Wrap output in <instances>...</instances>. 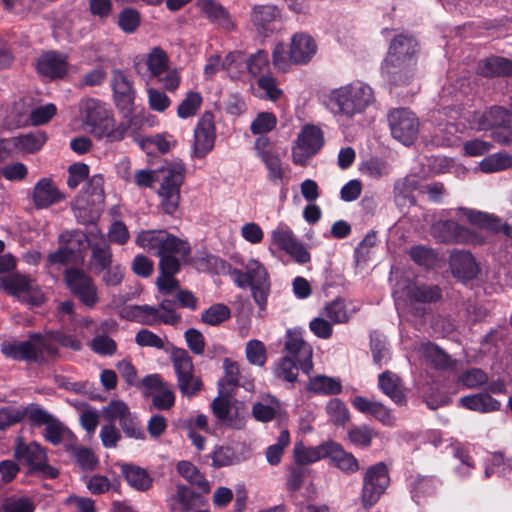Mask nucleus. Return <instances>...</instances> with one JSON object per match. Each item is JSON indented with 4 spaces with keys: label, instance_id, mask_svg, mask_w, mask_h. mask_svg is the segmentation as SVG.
<instances>
[{
    "label": "nucleus",
    "instance_id": "obj_1",
    "mask_svg": "<svg viewBox=\"0 0 512 512\" xmlns=\"http://www.w3.org/2000/svg\"><path fill=\"white\" fill-rule=\"evenodd\" d=\"M439 114L438 132L443 145H453L468 127L478 131L502 128L512 123V113L502 107H494L483 113L466 112L462 115L459 108L445 107Z\"/></svg>",
    "mask_w": 512,
    "mask_h": 512
},
{
    "label": "nucleus",
    "instance_id": "obj_2",
    "mask_svg": "<svg viewBox=\"0 0 512 512\" xmlns=\"http://www.w3.org/2000/svg\"><path fill=\"white\" fill-rule=\"evenodd\" d=\"M375 102L373 88L365 82L353 81L329 91L325 106L338 120H351L362 115Z\"/></svg>",
    "mask_w": 512,
    "mask_h": 512
},
{
    "label": "nucleus",
    "instance_id": "obj_3",
    "mask_svg": "<svg viewBox=\"0 0 512 512\" xmlns=\"http://www.w3.org/2000/svg\"><path fill=\"white\" fill-rule=\"evenodd\" d=\"M184 164L175 160L159 169H141L134 174V183L139 187H151L156 181H162L158 191L161 206L165 213L173 214L179 205L180 186L184 181Z\"/></svg>",
    "mask_w": 512,
    "mask_h": 512
},
{
    "label": "nucleus",
    "instance_id": "obj_4",
    "mask_svg": "<svg viewBox=\"0 0 512 512\" xmlns=\"http://www.w3.org/2000/svg\"><path fill=\"white\" fill-rule=\"evenodd\" d=\"M79 115L84 130L98 139L119 142L124 139V126H116L112 111L104 103L93 98L83 99Z\"/></svg>",
    "mask_w": 512,
    "mask_h": 512
},
{
    "label": "nucleus",
    "instance_id": "obj_5",
    "mask_svg": "<svg viewBox=\"0 0 512 512\" xmlns=\"http://www.w3.org/2000/svg\"><path fill=\"white\" fill-rule=\"evenodd\" d=\"M416 51L417 42L410 36L399 35L392 40L382 68L393 84L405 85L410 81Z\"/></svg>",
    "mask_w": 512,
    "mask_h": 512
},
{
    "label": "nucleus",
    "instance_id": "obj_6",
    "mask_svg": "<svg viewBox=\"0 0 512 512\" xmlns=\"http://www.w3.org/2000/svg\"><path fill=\"white\" fill-rule=\"evenodd\" d=\"M317 50V43L310 34L298 32L292 35L288 47L284 43L275 45L272 63L277 70L287 72L292 65H306L311 62Z\"/></svg>",
    "mask_w": 512,
    "mask_h": 512
},
{
    "label": "nucleus",
    "instance_id": "obj_7",
    "mask_svg": "<svg viewBox=\"0 0 512 512\" xmlns=\"http://www.w3.org/2000/svg\"><path fill=\"white\" fill-rule=\"evenodd\" d=\"M103 186V177L99 174L94 175L75 199L72 206L73 212L80 223H93L98 219L105 200Z\"/></svg>",
    "mask_w": 512,
    "mask_h": 512
},
{
    "label": "nucleus",
    "instance_id": "obj_8",
    "mask_svg": "<svg viewBox=\"0 0 512 512\" xmlns=\"http://www.w3.org/2000/svg\"><path fill=\"white\" fill-rule=\"evenodd\" d=\"M136 244L153 252L160 260L174 256L185 258L190 253V246L186 241L170 235L164 230L142 231L136 237Z\"/></svg>",
    "mask_w": 512,
    "mask_h": 512
},
{
    "label": "nucleus",
    "instance_id": "obj_9",
    "mask_svg": "<svg viewBox=\"0 0 512 512\" xmlns=\"http://www.w3.org/2000/svg\"><path fill=\"white\" fill-rule=\"evenodd\" d=\"M1 352L8 358L25 361H44L57 355L56 348L49 339L33 334L26 341H4Z\"/></svg>",
    "mask_w": 512,
    "mask_h": 512
},
{
    "label": "nucleus",
    "instance_id": "obj_10",
    "mask_svg": "<svg viewBox=\"0 0 512 512\" xmlns=\"http://www.w3.org/2000/svg\"><path fill=\"white\" fill-rule=\"evenodd\" d=\"M234 282L241 288L250 287L253 298L260 308H264L270 290L269 276L259 260L250 258L244 264V271L234 269L231 272Z\"/></svg>",
    "mask_w": 512,
    "mask_h": 512
},
{
    "label": "nucleus",
    "instance_id": "obj_11",
    "mask_svg": "<svg viewBox=\"0 0 512 512\" xmlns=\"http://www.w3.org/2000/svg\"><path fill=\"white\" fill-rule=\"evenodd\" d=\"M0 289L32 306L41 305L45 296L37 282L29 275L11 273L0 278Z\"/></svg>",
    "mask_w": 512,
    "mask_h": 512
},
{
    "label": "nucleus",
    "instance_id": "obj_12",
    "mask_svg": "<svg viewBox=\"0 0 512 512\" xmlns=\"http://www.w3.org/2000/svg\"><path fill=\"white\" fill-rule=\"evenodd\" d=\"M14 457L19 464L27 466L30 472H39L49 478H55L58 475V471L48 465L46 451L37 442L26 443L22 438H17Z\"/></svg>",
    "mask_w": 512,
    "mask_h": 512
},
{
    "label": "nucleus",
    "instance_id": "obj_13",
    "mask_svg": "<svg viewBox=\"0 0 512 512\" xmlns=\"http://www.w3.org/2000/svg\"><path fill=\"white\" fill-rule=\"evenodd\" d=\"M72 237H74L77 242H81L83 238H86L92 250L90 267L95 273H100L110 266L112 258L110 247L105 236L97 227H92L87 236L78 232H66L63 233L60 238L62 242H66Z\"/></svg>",
    "mask_w": 512,
    "mask_h": 512
},
{
    "label": "nucleus",
    "instance_id": "obj_14",
    "mask_svg": "<svg viewBox=\"0 0 512 512\" xmlns=\"http://www.w3.org/2000/svg\"><path fill=\"white\" fill-rule=\"evenodd\" d=\"M432 234L440 242L469 245H480L485 242L482 234L451 219L436 221L432 225Z\"/></svg>",
    "mask_w": 512,
    "mask_h": 512
},
{
    "label": "nucleus",
    "instance_id": "obj_15",
    "mask_svg": "<svg viewBox=\"0 0 512 512\" xmlns=\"http://www.w3.org/2000/svg\"><path fill=\"white\" fill-rule=\"evenodd\" d=\"M390 478L387 467L380 462L370 466L363 477V486L361 493V501L364 507L373 506L384 494Z\"/></svg>",
    "mask_w": 512,
    "mask_h": 512
},
{
    "label": "nucleus",
    "instance_id": "obj_16",
    "mask_svg": "<svg viewBox=\"0 0 512 512\" xmlns=\"http://www.w3.org/2000/svg\"><path fill=\"white\" fill-rule=\"evenodd\" d=\"M441 298V290L437 286L425 284H413L407 287L406 300L395 299V305L400 317L402 314L412 312L417 316H422L424 310L417 307L418 304L436 302Z\"/></svg>",
    "mask_w": 512,
    "mask_h": 512
},
{
    "label": "nucleus",
    "instance_id": "obj_17",
    "mask_svg": "<svg viewBox=\"0 0 512 512\" xmlns=\"http://www.w3.org/2000/svg\"><path fill=\"white\" fill-rule=\"evenodd\" d=\"M270 241V250H272V247H276L301 264L307 263L310 260V254L307 249L296 238L291 228L284 223H279L271 231Z\"/></svg>",
    "mask_w": 512,
    "mask_h": 512
},
{
    "label": "nucleus",
    "instance_id": "obj_18",
    "mask_svg": "<svg viewBox=\"0 0 512 512\" xmlns=\"http://www.w3.org/2000/svg\"><path fill=\"white\" fill-rule=\"evenodd\" d=\"M324 137L322 130L315 125H305L292 147V159L295 164L303 165L322 148Z\"/></svg>",
    "mask_w": 512,
    "mask_h": 512
},
{
    "label": "nucleus",
    "instance_id": "obj_19",
    "mask_svg": "<svg viewBox=\"0 0 512 512\" xmlns=\"http://www.w3.org/2000/svg\"><path fill=\"white\" fill-rule=\"evenodd\" d=\"M388 121L394 139L404 145L413 143L419 131V122L413 112L404 108L394 109L390 111Z\"/></svg>",
    "mask_w": 512,
    "mask_h": 512
},
{
    "label": "nucleus",
    "instance_id": "obj_20",
    "mask_svg": "<svg viewBox=\"0 0 512 512\" xmlns=\"http://www.w3.org/2000/svg\"><path fill=\"white\" fill-rule=\"evenodd\" d=\"M454 214L459 220H466L469 224L479 229L492 233L503 232L506 236L512 238V225L503 223L494 214L466 207L455 209Z\"/></svg>",
    "mask_w": 512,
    "mask_h": 512
},
{
    "label": "nucleus",
    "instance_id": "obj_21",
    "mask_svg": "<svg viewBox=\"0 0 512 512\" xmlns=\"http://www.w3.org/2000/svg\"><path fill=\"white\" fill-rule=\"evenodd\" d=\"M65 282L70 291L87 307L98 302L97 288L92 279L79 269H67Z\"/></svg>",
    "mask_w": 512,
    "mask_h": 512
},
{
    "label": "nucleus",
    "instance_id": "obj_22",
    "mask_svg": "<svg viewBox=\"0 0 512 512\" xmlns=\"http://www.w3.org/2000/svg\"><path fill=\"white\" fill-rule=\"evenodd\" d=\"M254 149L268 171V179L274 183L281 182L285 176V169L280 156L268 137L259 136L255 140Z\"/></svg>",
    "mask_w": 512,
    "mask_h": 512
},
{
    "label": "nucleus",
    "instance_id": "obj_23",
    "mask_svg": "<svg viewBox=\"0 0 512 512\" xmlns=\"http://www.w3.org/2000/svg\"><path fill=\"white\" fill-rule=\"evenodd\" d=\"M285 350L287 356L297 361L302 371L309 373L312 370V347L304 341L300 330L287 331Z\"/></svg>",
    "mask_w": 512,
    "mask_h": 512
},
{
    "label": "nucleus",
    "instance_id": "obj_24",
    "mask_svg": "<svg viewBox=\"0 0 512 512\" xmlns=\"http://www.w3.org/2000/svg\"><path fill=\"white\" fill-rule=\"evenodd\" d=\"M215 126L213 116L210 113H204L199 119L194 130L193 153L197 158H203L214 147Z\"/></svg>",
    "mask_w": 512,
    "mask_h": 512
},
{
    "label": "nucleus",
    "instance_id": "obj_25",
    "mask_svg": "<svg viewBox=\"0 0 512 512\" xmlns=\"http://www.w3.org/2000/svg\"><path fill=\"white\" fill-rule=\"evenodd\" d=\"M35 68L39 75L50 80L63 78L69 72L66 56L54 51L40 55L35 62Z\"/></svg>",
    "mask_w": 512,
    "mask_h": 512
},
{
    "label": "nucleus",
    "instance_id": "obj_26",
    "mask_svg": "<svg viewBox=\"0 0 512 512\" xmlns=\"http://www.w3.org/2000/svg\"><path fill=\"white\" fill-rule=\"evenodd\" d=\"M250 456L249 449L242 443L216 446L211 453L212 466L222 468L237 465Z\"/></svg>",
    "mask_w": 512,
    "mask_h": 512
},
{
    "label": "nucleus",
    "instance_id": "obj_27",
    "mask_svg": "<svg viewBox=\"0 0 512 512\" xmlns=\"http://www.w3.org/2000/svg\"><path fill=\"white\" fill-rule=\"evenodd\" d=\"M31 200L37 209H46L64 200V194L50 178H42L34 185Z\"/></svg>",
    "mask_w": 512,
    "mask_h": 512
},
{
    "label": "nucleus",
    "instance_id": "obj_28",
    "mask_svg": "<svg viewBox=\"0 0 512 512\" xmlns=\"http://www.w3.org/2000/svg\"><path fill=\"white\" fill-rule=\"evenodd\" d=\"M450 268L453 275L460 280H470L479 272L478 264L473 255L464 250L455 251L450 256Z\"/></svg>",
    "mask_w": 512,
    "mask_h": 512
},
{
    "label": "nucleus",
    "instance_id": "obj_29",
    "mask_svg": "<svg viewBox=\"0 0 512 512\" xmlns=\"http://www.w3.org/2000/svg\"><path fill=\"white\" fill-rule=\"evenodd\" d=\"M353 407L363 414L370 415L385 426H393L396 418L391 411L378 401L356 396L351 401Z\"/></svg>",
    "mask_w": 512,
    "mask_h": 512
},
{
    "label": "nucleus",
    "instance_id": "obj_30",
    "mask_svg": "<svg viewBox=\"0 0 512 512\" xmlns=\"http://www.w3.org/2000/svg\"><path fill=\"white\" fill-rule=\"evenodd\" d=\"M326 458H329L331 464L346 474L356 473L359 468V462L350 452L334 441L327 442Z\"/></svg>",
    "mask_w": 512,
    "mask_h": 512
},
{
    "label": "nucleus",
    "instance_id": "obj_31",
    "mask_svg": "<svg viewBox=\"0 0 512 512\" xmlns=\"http://www.w3.org/2000/svg\"><path fill=\"white\" fill-rule=\"evenodd\" d=\"M112 87L117 107L130 112L134 104V90L131 82L123 73L116 72L113 75Z\"/></svg>",
    "mask_w": 512,
    "mask_h": 512
},
{
    "label": "nucleus",
    "instance_id": "obj_32",
    "mask_svg": "<svg viewBox=\"0 0 512 512\" xmlns=\"http://www.w3.org/2000/svg\"><path fill=\"white\" fill-rule=\"evenodd\" d=\"M180 259L182 258L174 256L160 260L161 273L157 278L156 284L159 291L163 294H169L178 287V282L174 278V274L180 269Z\"/></svg>",
    "mask_w": 512,
    "mask_h": 512
},
{
    "label": "nucleus",
    "instance_id": "obj_33",
    "mask_svg": "<svg viewBox=\"0 0 512 512\" xmlns=\"http://www.w3.org/2000/svg\"><path fill=\"white\" fill-rule=\"evenodd\" d=\"M121 316L143 325L154 326L160 323V310L150 305H129L121 310Z\"/></svg>",
    "mask_w": 512,
    "mask_h": 512
},
{
    "label": "nucleus",
    "instance_id": "obj_34",
    "mask_svg": "<svg viewBox=\"0 0 512 512\" xmlns=\"http://www.w3.org/2000/svg\"><path fill=\"white\" fill-rule=\"evenodd\" d=\"M333 325L343 324L349 321L351 316L356 312V308L352 307L344 299H335L324 305L320 311Z\"/></svg>",
    "mask_w": 512,
    "mask_h": 512
},
{
    "label": "nucleus",
    "instance_id": "obj_35",
    "mask_svg": "<svg viewBox=\"0 0 512 512\" xmlns=\"http://www.w3.org/2000/svg\"><path fill=\"white\" fill-rule=\"evenodd\" d=\"M378 386L397 405L405 403L403 386L398 375L391 371H385L378 377Z\"/></svg>",
    "mask_w": 512,
    "mask_h": 512
},
{
    "label": "nucleus",
    "instance_id": "obj_36",
    "mask_svg": "<svg viewBox=\"0 0 512 512\" xmlns=\"http://www.w3.org/2000/svg\"><path fill=\"white\" fill-rule=\"evenodd\" d=\"M327 442L318 446H305L297 442L293 448V459L299 465H308L326 458Z\"/></svg>",
    "mask_w": 512,
    "mask_h": 512
},
{
    "label": "nucleus",
    "instance_id": "obj_37",
    "mask_svg": "<svg viewBox=\"0 0 512 512\" xmlns=\"http://www.w3.org/2000/svg\"><path fill=\"white\" fill-rule=\"evenodd\" d=\"M199 6L203 13L213 22L225 30H232L235 27L234 21L226 9L213 0H201Z\"/></svg>",
    "mask_w": 512,
    "mask_h": 512
},
{
    "label": "nucleus",
    "instance_id": "obj_38",
    "mask_svg": "<svg viewBox=\"0 0 512 512\" xmlns=\"http://www.w3.org/2000/svg\"><path fill=\"white\" fill-rule=\"evenodd\" d=\"M459 403L466 409L479 413H489L500 408V402L486 393L464 396L460 398Z\"/></svg>",
    "mask_w": 512,
    "mask_h": 512
},
{
    "label": "nucleus",
    "instance_id": "obj_39",
    "mask_svg": "<svg viewBox=\"0 0 512 512\" xmlns=\"http://www.w3.org/2000/svg\"><path fill=\"white\" fill-rule=\"evenodd\" d=\"M212 410L215 416L224 424L240 429L243 420L227 399L217 397L212 402Z\"/></svg>",
    "mask_w": 512,
    "mask_h": 512
},
{
    "label": "nucleus",
    "instance_id": "obj_40",
    "mask_svg": "<svg viewBox=\"0 0 512 512\" xmlns=\"http://www.w3.org/2000/svg\"><path fill=\"white\" fill-rule=\"evenodd\" d=\"M510 168H512V154L506 151L490 154L478 164V169L485 174L498 173Z\"/></svg>",
    "mask_w": 512,
    "mask_h": 512
},
{
    "label": "nucleus",
    "instance_id": "obj_41",
    "mask_svg": "<svg viewBox=\"0 0 512 512\" xmlns=\"http://www.w3.org/2000/svg\"><path fill=\"white\" fill-rule=\"evenodd\" d=\"M306 389L314 394L336 395L342 391V384L338 378L316 375L309 379Z\"/></svg>",
    "mask_w": 512,
    "mask_h": 512
},
{
    "label": "nucleus",
    "instance_id": "obj_42",
    "mask_svg": "<svg viewBox=\"0 0 512 512\" xmlns=\"http://www.w3.org/2000/svg\"><path fill=\"white\" fill-rule=\"evenodd\" d=\"M177 472L189 483L197 486L203 493L210 491V484L199 469L190 461L182 460L176 465Z\"/></svg>",
    "mask_w": 512,
    "mask_h": 512
},
{
    "label": "nucleus",
    "instance_id": "obj_43",
    "mask_svg": "<svg viewBox=\"0 0 512 512\" xmlns=\"http://www.w3.org/2000/svg\"><path fill=\"white\" fill-rule=\"evenodd\" d=\"M151 119H153L152 116L141 112L134 114L133 116L129 117L127 121L121 122L117 126H124V137L126 135L132 136L134 140L138 142L142 148H144L145 140L140 137V131L144 128L145 125H153L152 121H150Z\"/></svg>",
    "mask_w": 512,
    "mask_h": 512
},
{
    "label": "nucleus",
    "instance_id": "obj_44",
    "mask_svg": "<svg viewBox=\"0 0 512 512\" xmlns=\"http://www.w3.org/2000/svg\"><path fill=\"white\" fill-rule=\"evenodd\" d=\"M478 71L486 77L509 76L512 75V61L503 57L488 58L479 65Z\"/></svg>",
    "mask_w": 512,
    "mask_h": 512
},
{
    "label": "nucleus",
    "instance_id": "obj_45",
    "mask_svg": "<svg viewBox=\"0 0 512 512\" xmlns=\"http://www.w3.org/2000/svg\"><path fill=\"white\" fill-rule=\"evenodd\" d=\"M43 435L46 441L53 445L62 443L72 444L75 440L72 432L55 418L45 427Z\"/></svg>",
    "mask_w": 512,
    "mask_h": 512
},
{
    "label": "nucleus",
    "instance_id": "obj_46",
    "mask_svg": "<svg viewBox=\"0 0 512 512\" xmlns=\"http://www.w3.org/2000/svg\"><path fill=\"white\" fill-rule=\"evenodd\" d=\"M440 486L441 482L434 477L419 476L412 482V497L419 502L421 498L435 495Z\"/></svg>",
    "mask_w": 512,
    "mask_h": 512
},
{
    "label": "nucleus",
    "instance_id": "obj_47",
    "mask_svg": "<svg viewBox=\"0 0 512 512\" xmlns=\"http://www.w3.org/2000/svg\"><path fill=\"white\" fill-rule=\"evenodd\" d=\"M122 473L126 481L137 490H147L152 484L151 477L141 467L125 464L122 466Z\"/></svg>",
    "mask_w": 512,
    "mask_h": 512
},
{
    "label": "nucleus",
    "instance_id": "obj_48",
    "mask_svg": "<svg viewBox=\"0 0 512 512\" xmlns=\"http://www.w3.org/2000/svg\"><path fill=\"white\" fill-rule=\"evenodd\" d=\"M280 403L272 396L268 395L253 405L252 414L254 418L261 422L272 420L280 412Z\"/></svg>",
    "mask_w": 512,
    "mask_h": 512
},
{
    "label": "nucleus",
    "instance_id": "obj_49",
    "mask_svg": "<svg viewBox=\"0 0 512 512\" xmlns=\"http://www.w3.org/2000/svg\"><path fill=\"white\" fill-rule=\"evenodd\" d=\"M16 152L34 153L41 149L46 142L45 134L41 132L29 133L18 137H12Z\"/></svg>",
    "mask_w": 512,
    "mask_h": 512
},
{
    "label": "nucleus",
    "instance_id": "obj_50",
    "mask_svg": "<svg viewBox=\"0 0 512 512\" xmlns=\"http://www.w3.org/2000/svg\"><path fill=\"white\" fill-rule=\"evenodd\" d=\"M452 455L460 461V465L455 468V473L461 479H465L471 475L474 463L466 449L458 442L449 445Z\"/></svg>",
    "mask_w": 512,
    "mask_h": 512
},
{
    "label": "nucleus",
    "instance_id": "obj_51",
    "mask_svg": "<svg viewBox=\"0 0 512 512\" xmlns=\"http://www.w3.org/2000/svg\"><path fill=\"white\" fill-rule=\"evenodd\" d=\"M419 351L425 361L436 368L443 369L450 365L449 356L442 349L432 343L421 344Z\"/></svg>",
    "mask_w": 512,
    "mask_h": 512
},
{
    "label": "nucleus",
    "instance_id": "obj_52",
    "mask_svg": "<svg viewBox=\"0 0 512 512\" xmlns=\"http://www.w3.org/2000/svg\"><path fill=\"white\" fill-rule=\"evenodd\" d=\"M325 411L329 420L337 426H344L350 418L347 406L339 398L330 399L325 406Z\"/></svg>",
    "mask_w": 512,
    "mask_h": 512
},
{
    "label": "nucleus",
    "instance_id": "obj_53",
    "mask_svg": "<svg viewBox=\"0 0 512 512\" xmlns=\"http://www.w3.org/2000/svg\"><path fill=\"white\" fill-rule=\"evenodd\" d=\"M245 65V55L240 51H234L226 55L222 63V69L227 72L230 78L237 79L246 71Z\"/></svg>",
    "mask_w": 512,
    "mask_h": 512
},
{
    "label": "nucleus",
    "instance_id": "obj_54",
    "mask_svg": "<svg viewBox=\"0 0 512 512\" xmlns=\"http://www.w3.org/2000/svg\"><path fill=\"white\" fill-rule=\"evenodd\" d=\"M257 92L255 94L270 101H277L282 96V90L278 87L277 80L271 76H262L257 82Z\"/></svg>",
    "mask_w": 512,
    "mask_h": 512
},
{
    "label": "nucleus",
    "instance_id": "obj_55",
    "mask_svg": "<svg viewBox=\"0 0 512 512\" xmlns=\"http://www.w3.org/2000/svg\"><path fill=\"white\" fill-rule=\"evenodd\" d=\"M171 360L177 378H183L189 373L194 372L192 359L185 349L174 348L171 354Z\"/></svg>",
    "mask_w": 512,
    "mask_h": 512
},
{
    "label": "nucleus",
    "instance_id": "obj_56",
    "mask_svg": "<svg viewBox=\"0 0 512 512\" xmlns=\"http://www.w3.org/2000/svg\"><path fill=\"white\" fill-rule=\"evenodd\" d=\"M251 17L255 26L266 31L268 25L278 17V10L272 5L255 6Z\"/></svg>",
    "mask_w": 512,
    "mask_h": 512
},
{
    "label": "nucleus",
    "instance_id": "obj_57",
    "mask_svg": "<svg viewBox=\"0 0 512 512\" xmlns=\"http://www.w3.org/2000/svg\"><path fill=\"white\" fill-rule=\"evenodd\" d=\"M296 360L290 356H285L279 360L274 368V374L277 378L285 380L289 383L296 381L298 376L299 364H296Z\"/></svg>",
    "mask_w": 512,
    "mask_h": 512
},
{
    "label": "nucleus",
    "instance_id": "obj_58",
    "mask_svg": "<svg viewBox=\"0 0 512 512\" xmlns=\"http://www.w3.org/2000/svg\"><path fill=\"white\" fill-rule=\"evenodd\" d=\"M230 309L224 304H213L206 309L201 316L203 323L216 326L230 318Z\"/></svg>",
    "mask_w": 512,
    "mask_h": 512
},
{
    "label": "nucleus",
    "instance_id": "obj_59",
    "mask_svg": "<svg viewBox=\"0 0 512 512\" xmlns=\"http://www.w3.org/2000/svg\"><path fill=\"white\" fill-rule=\"evenodd\" d=\"M201 103V94L195 91H190L187 93L186 97L181 101L177 108L178 117L186 119L194 116L199 110Z\"/></svg>",
    "mask_w": 512,
    "mask_h": 512
},
{
    "label": "nucleus",
    "instance_id": "obj_60",
    "mask_svg": "<svg viewBox=\"0 0 512 512\" xmlns=\"http://www.w3.org/2000/svg\"><path fill=\"white\" fill-rule=\"evenodd\" d=\"M277 122V117L272 112H261L251 122L250 131L254 135L268 133L276 127Z\"/></svg>",
    "mask_w": 512,
    "mask_h": 512
},
{
    "label": "nucleus",
    "instance_id": "obj_61",
    "mask_svg": "<svg viewBox=\"0 0 512 512\" xmlns=\"http://www.w3.org/2000/svg\"><path fill=\"white\" fill-rule=\"evenodd\" d=\"M376 432L367 425L354 426L348 430V439L356 446L368 447Z\"/></svg>",
    "mask_w": 512,
    "mask_h": 512
},
{
    "label": "nucleus",
    "instance_id": "obj_62",
    "mask_svg": "<svg viewBox=\"0 0 512 512\" xmlns=\"http://www.w3.org/2000/svg\"><path fill=\"white\" fill-rule=\"evenodd\" d=\"M370 345L374 363L380 366L385 364L389 359V350L385 337L377 333L371 334Z\"/></svg>",
    "mask_w": 512,
    "mask_h": 512
},
{
    "label": "nucleus",
    "instance_id": "obj_63",
    "mask_svg": "<svg viewBox=\"0 0 512 512\" xmlns=\"http://www.w3.org/2000/svg\"><path fill=\"white\" fill-rule=\"evenodd\" d=\"M22 411V419L26 417L35 426L44 425L46 427L54 419L50 413L35 404L22 407Z\"/></svg>",
    "mask_w": 512,
    "mask_h": 512
},
{
    "label": "nucleus",
    "instance_id": "obj_64",
    "mask_svg": "<svg viewBox=\"0 0 512 512\" xmlns=\"http://www.w3.org/2000/svg\"><path fill=\"white\" fill-rule=\"evenodd\" d=\"M167 64L168 58L166 53L158 47L153 48L147 58V66L150 72L154 76H160L166 71Z\"/></svg>",
    "mask_w": 512,
    "mask_h": 512
}]
</instances>
